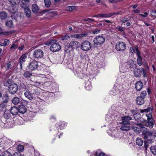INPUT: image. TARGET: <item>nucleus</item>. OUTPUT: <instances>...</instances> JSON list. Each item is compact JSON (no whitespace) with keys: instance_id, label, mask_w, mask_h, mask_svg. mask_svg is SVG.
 I'll use <instances>...</instances> for the list:
<instances>
[{"instance_id":"2eb2a0df","label":"nucleus","mask_w":156,"mask_h":156,"mask_svg":"<svg viewBox=\"0 0 156 156\" xmlns=\"http://www.w3.org/2000/svg\"><path fill=\"white\" fill-rule=\"evenodd\" d=\"M132 119L131 117L130 116H125L122 117V123L127 124H130V122L129 121Z\"/></svg>"},{"instance_id":"864d4df0","label":"nucleus","mask_w":156,"mask_h":156,"mask_svg":"<svg viewBox=\"0 0 156 156\" xmlns=\"http://www.w3.org/2000/svg\"><path fill=\"white\" fill-rule=\"evenodd\" d=\"M10 43L9 41V40L6 39L5 40L4 43V45L5 46L8 45Z\"/></svg>"},{"instance_id":"423d86ee","label":"nucleus","mask_w":156,"mask_h":156,"mask_svg":"<svg viewBox=\"0 0 156 156\" xmlns=\"http://www.w3.org/2000/svg\"><path fill=\"white\" fill-rule=\"evenodd\" d=\"M52 44L50 47V50L53 52H56L59 51L61 48V46L58 43H56V41L54 40L51 41Z\"/></svg>"},{"instance_id":"f03ea898","label":"nucleus","mask_w":156,"mask_h":156,"mask_svg":"<svg viewBox=\"0 0 156 156\" xmlns=\"http://www.w3.org/2000/svg\"><path fill=\"white\" fill-rule=\"evenodd\" d=\"M152 110L151 108H148L147 109H140V112H146V115L147 117L148 122L146 125V126L150 128H153L154 125V120L152 115Z\"/></svg>"},{"instance_id":"c756f323","label":"nucleus","mask_w":156,"mask_h":156,"mask_svg":"<svg viewBox=\"0 0 156 156\" xmlns=\"http://www.w3.org/2000/svg\"><path fill=\"white\" fill-rule=\"evenodd\" d=\"M23 75L25 78H27L31 77L32 75V74L29 71H27L24 73Z\"/></svg>"},{"instance_id":"e433bc0d","label":"nucleus","mask_w":156,"mask_h":156,"mask_svg":"<svg viewBox=\"0 0 156 156\" xmlns=\"http://www.w3.org/2000/svg\"><path fill=\"white\" fill-rule=\"evenodd\" d=\"M6 24L7 26L10 27H12L13 26V22L11 20L7 21L6 22Z\"/></svg>"},{"instance_id":"c03bdc74","label":"nucleus","mask_w":156,"mask_h":156,"mask_svg":"<svg viewBox=\"0 0 156 156\" xmlns=\"http://www.w3.org/2000/svg\"><path fill=\"white\" fill-rule=\"evenodd\" d=\"M120 20L123 23H125L129 20V19L126 17H122L120 19Z\"/></svg>"},{"instance_id":"7ed1b4c3","label":"nucleus","mask_w":156,"mask_h":156,"mask_svg":"<svg viewBox=\"0 0 156 156\" xmlns=\"http://www.w3.org/2000/svg\"><path fill=\"white\" fill-rule=\"evenodd\" d=\"M137 65L133 60H130L129 62L124 64L122 66L120 67V69L122 72H125L128 69V67L130 68L134 69L136 67Z\"/></svg>"},{"instance_id":"a18cd8bd","label":"nucleus","mask_w":156,"mask_h":156,"mask_svg":"<svg viewBox=\"0 0 156 156\" xmlns=\"http://www.w3.org/2000/svg\"><path fill=\"white\" fill-rule=\"evenodd\" d=\"M83 20L84 21H87L89 23H91L94 21V19L90 18L83 19Z\"/></svg>"},{"instance_id":"49530a36","label":"nucleus","mask_w":156,"mask_h":156,"mask_svg":"<svg viewBox=\"0 0 156 156\" xmlns=\"http://www.w3.org/2000/svg\"><path fill=\"white\" fill-rule=\"evenodd\" d=\"M21 2L24 5H27L30 2L29 0H20Z\"/></svg>"},{"instance_id":"f8f14e48","label":"nucleus","mask_w":156,"mask_h":156,"mask_svg":"<svg viewBox=\"0 0 156 156\" xmlns=\"http://www.w3.org/2000/svg\"><path fill=\"white\" fill-rule=\"evenodd\" d=\"M135 51L136 52V55L137 56V63L139 66H141L143 64L142 58L140 56V53L137 48H136Z\"/></svg>"},{"instance_id":"412c9836","label":"nucleus","mask_w":156,"mask_h":156,"mask_svg":"<svg viewBox=\"0 0 156 156\" xmlns=\"http://www.w3.org/2000/svg\"><path fill=\"white\" fill-rule=\"evenodd\" d=\"M32 9L33 12L35 13H38L39 11V8L36 4H34L32 6Z\"/></svg>"},{"instance_id":"58836bf2","label":"nucleus","mask_w":156,"mask_h":156,"mask_svg":"<svg viewBox=\"0 0 156 156\" xmlns=\"http://www.w3.org/2000/svg\"><path fill=\"white\" fill-rule=\"evenodd\" d=\"M152 153L154 155H156V146H152L151 147Z\"/></svg>"},{"instance_id":"338daca9","label":"nucleus","mask_w":156,"mask_h":156,"mask_svg":"<svg viewBox=\"0 0 156 156\" xmlns=\"http://www.w3.org/2000/svg\"><path fill=\"white\" fill-rule=\"evenodd\" d=\"M104 21H105L106 23H111V22L110 21H109V20H104Z\"/></svg>"},{"instance_id":"393cba45","label":"nucleus","mask_w":156,"mask_h":156,"mask_svg":"<svg viewBox=\"0 0 156 156\" xmlns=\"http://www.w3.org/2000/svg\"><path fill=\"white\" fill-rule=\"evenodd\" d=\"M144 102V99L141 97H138L136 98V103L139 105H143Z\"/></svg>"},{"instance_id":"ddd939ff","label":"nucleus","mask_w":156,"mask_h":156,"mask_svg":"<svg viewBox=\"0 0 156 156\" xmlns=\"http://www.w3.org/2000/svg\"><path fill=\"white\" fill-rule=\"evenodd\" d=\"M27 58V56L24 54L19 59V62L20 65V69H22V65L26 61V59Z\"/></svg>"},{"instance_id":"9b49d317","label":"nucleus","mask_w":156,"mask_h":156,"mask_svg":"<svg viewBox=\"0 0 156 156\" xmlns=\"http://www.w3.org/2000/svg\"><path fill=\"white\" fill-rule=\"evenodd\" d=\"M120 129L122 131H127L130 129V127L127 124L122 122L120 123Z\"/></svg>"},{"instance_id":"a19ab883","label":"nucleus","mask_w":156,"mask_h":156,"mask_svg":"<svg viewBox=\"0 0 156 156\" xmlns=\"http://www.w3.org/2000/svg\"><path fill=\"white\" fill-rule=\"evenodd\" d=\"M147 95V92L146 91H143L141 93L140 96L139 97H141V98H143L144 99Z\"/></svg>"},{"instance_id":"a211bd4d","label":"nucleus","mask_w":156,"mask_h":156,"mask_svg":"<svg viewBox=\"0 0 156 156\" xmlns=\"http://www.w3.org/2000/svg\"><path fill=\"white\" fill-rule=\"evenodd\" d=\"M11 112L9 111H5L3 115L4 117L7 119H10L11 120H13V119L11 117Z\"/></svg>"},{"instance_id":"b1692460","label":"nucleus","mask_w":156,"mask_h":156,"mask_svg":"<svg viewBox=\"0 0 156 156\" xmlns=\"http://www.w3.org/2000/svg\"><path fill=\"white\" fill-rule=\"evenodd\" d=\"M19 112L20 113L23 114L27 110V109L25 106L23 105L20 106L18 108Z\"/></svg>"},{"instance_id":"ea45409f","label":"nucleus","mask_w":156,"mask_h":156,"mask_svg":"<svg viewBox=\"0 0 156 156\" xmlns=\"http://www.w3.org/2000/svg\"><path fill=\"white\" fill-rule=\"evenodd\" d=\"M95 156H107V155L103 152L99 153L96 152L95 154Z\"/></svg>"},{"instance_id":"bb28decb","label":"nucleus","mask_w":156,"mask_h":156,"mask_svg":"<svg viewBox=\"0 0 156 156\" xmlns=\"http://www.w3.org/2000/svg\"><path fill=\"white\" fill-rule=\"evenodd\" d=\"M85 88L87 90H90L91 88V82L90 80H88L85 83Z\"/></svg>"},{"instance_id":"5fc2aeb1","label":"nucleus","mask_w":156,"mask_h":156,"mask_svg":"<svg viewBox=\"0 0 156 156\" xmlns=\"http://www.w3.org/2000/svg\"><path fill=\"white\" fill-rule=\"evenodd\" d=\"M116 29H118V30L120 31H123L124 30V28L123 27H116Z\"/></svg>"},{"instance_id":"052dcab7","label":"nucleus","mask_w":156,"mask_h":156,"mask_svg":"<svg viewBox=\"0 0 156 156\" xmlns=\"http://www.w3.org/2000/svg\"><path fill=\"white\" fill-rule=\"evenodd\" d=\"M69 48V47L68 46H66L65 47V51L66 52L68 53L69 52V50L68 51V48Z\"/></svg>"},{"instance_id":"c85d7f7f","label":"nucleus","mask_w":156,"mask_h":156,"mask_svg":"<svg viewBox=\"0 0 156 156\" xmlns=\"http://www.w3.org/2000/svg\"><path fill=\"white\" fill-rule=\"evenodd\" d=\"M136 143L139 146H141L143 144V141L141 138L138 137L136 139Z\"/></svg>"},{"instance_id":"4468645a","label":"nucleus","mask_w":156,"mask_h":156,"mask_svg":"<svg viewBox=\"0 0 156 156\" xmlns=\"http://www.w3.org/2000/svg\"><path fill=\"white\" fill-rule=\"evenodd\" d=\"M79 42L77 41H72L69 43V46L72 48H77L80 46Z\"/></svg>"},{"instance_id":"2f4dec72","label":"nucleus","mask_w":156,"mask_h":156,"mask_svg":"<svg viewBox=\"0 0 156 156\" xmlns=\"http://www.w3.org/2000/svg\"><path fill=\"white\" fill-rule=\"evenodd\" d=\"M70 38V37L67 34L63 35L61 37V39L63 41H66Z\"/></svg>"},{"instance_id":"5701e85b","label":"nucleus","mask_w":156,"mask_h":156,"mask_svg":"<svg viewBox=\"0 0 156 156\" xmlns=\"http://www.w3.org/2000/svg\"><path fill=\"white\" fill-rule=\"evenodd\" d=\"M25 96L30 100L33 99L34 97L32 94L30 93L29 91H26L24 93Z\"/></svg>"},{"instance_id":"603ef678","label":"nucleus","mask_w":156,"mask_h":156,"mask_svg":"<svg viewBox=\"0 0 156 156\" xmlns=\"http://www.w3.org/2000/svg\"><path fill=\"white\" fill-rule=\"evenodd\" d=\"M35 88V89H34V90H35L36 91L35 92H34L33 94H35L36 95H38L40 93L39 90L38 88L37 87Z\"/></svg>"},{"instance_id":"13d9d810","label":"nucleus","mask_w":156,"mask_h":156,"mask_svg":"<svg viewBox=\"0 0 156 156\" xmlns=\"http://www.w3.org/2000/svg\"><path fill=\"white\" fill-rule=\"evenodd\" d=\"M148 15V14L147 12H145L144 13V14H139V15L143 17H146Z\"/></svg>"},{"instance_id":"09e8293b","label":"nucleus","mask_w":156,"mask_h":156,"mask_svg":"<svg viewBox=\"0 0 156 156\" xmlns=\"http://www.w3.org/2000/svg\"><path fill=\"white\" fill-rule=\"evenodd\" d=\"M6 106L4 104H0V111H2L5 108Z\"/></svg>"},{"instance_id":"0e129e2a","label":"nucleus","mask_w":156,"mask_h":156,"mask_svg":"<svg viewBox=\"0 0 156 156\" xmlns=\"http://www.w3.org/2000/svg\"><path fill=\"white\" fill-rule=\"evenodd\" d=\"M49 11V9H45V10H43L42 12L43 13H46V12H48Z\"/></svg>"},{"instance_id":"69168bd1","label":"nucleus","mask_w":156,"mask_h":156,"mask_svg":"<svg viewBox=\"0 0 156 156\" xmlns=\"http://www.w3.org/2000/svg\"><path fill=\"white\" fill-rule=\"evenodd\" d=\"M11 81V80L9 79L7 80L6 83H8V84H9Z\"/></svg>"},{"instance_id":"4be33fe9","label":"nucleus","mask_w":156,"mask_h":156,"mask_svg":"<svg viewBox=\"0 0 156 156\" xmlns=\"http://www.w3.org/2000/svg\"><path fill=\"white\" fill-rule=\"evenodd\" d=\"M10 112L13 115H16L19 112L18 108L15 106L12 107L11 109Z\"/></svg>"},{"instance_id":"1a4fd4ad","label":"nucleus","mask_w":156,"mask_h":156,"mask_svg":"<svg viewBox=\"0 0 156 156\" xmlns=\"http://www.w3.org/2000/svg\"><path fill=\"white\" fill-rule=\"evenodd\" d=\"M43 56V52L40 49L35 50L33 54V56L34 58H42Z\"/></svg>"},{"instance_id":"9d476101","label":"nucleus","mask_w":156,"mask_h":156,"mask_svg":"<svg viewBox=\"0 0 156 156\" xmlns=\"http://www.w3.org/2000/svg\"><path fill=\"white\" fill-rule=\"evenodd\" d=\"M18 90V85L15 83L11 85L9 87V91L11 94H14Z\"/></svg>"},{"instance_id":"473e14b6","label":"nucleus","mask_w":156,"mask_h":156,"mask_svg":"<svg viewBox=\"0 0 156 156\" xmlns=\"http://www.w3.org/2000/svg\"><path fill=\"white\" fill-rule=\"evenodd\" d=\"M9 1L10 3L13 5L18 4L20 2V0H9Z\"/></svg>"},{"instance_id":"680f3d73","label":"nucleus","mask_w":156,"mask_h":156,"mask_svg":"<svg viewBox=\"0 0 156 156\" xmlns=\"http://www.w3.org/2000/svg\"><path fill=\"white\" fill-rule=\"evenodd\" d=\"M133 11L135 13H139L140 12V10L139 9H137L136 10H133Z\"/></svg>"},{"instance_id":"774afa93","label":"nucleus","mask_w":156,"mask_h":156,"mask_svg":"<svg viewBox=\"0 0 156 156\" xmlns=\"http://www.w3.org/2000/svg\"><path fill=\"white\" fill-rule=\"evenodd\" d=\"M23 48V46H22L21 47H19V49L20 50H22Z\"/></svg>"},{"instance_id":"f3484780","label":"nucleus","mask_w":156,"mask_h":156,"mask_svg":"<svg viewBox=\"0 0 156 156\" xmlns=\"http://www.w3.org/2000/svg\"><path fill=\"white\" fill-rule=\"evenodd\" d=\"M143 83L140 81H138L136 82L135 85V87L137 91L141 90L143 87Z\"/></svg>"},{"instance_id":"e2e57ef3","label":"nucleus","mask_w":156,"mask_h":156,"mask_svg":"<svg viewBox=\"0 0 156 156\" xmlns=\"http://www.w3.org/2000/svg\"><path fill=\"white\" fill-rule=\"evenodd\" d=\"M130 49L131 53H133L135 52V51L133 47H130Z\"/></svg>"},{"instance_id":"dca6fc26","label":"nucleus","mask_w":156,"mask_h":156,"mask_svg":"<svg viewBox=\"0 0 156 156\" xmlns=\"http://www.w3.org/2000/svg\"><path fill=\"white\" fill-rule=\"evenodd\" d=\"M144 71L143 68H140V69H135L134 71L135 76L136 77H140L142 74V71Z\"/></svg>"},{"instance_id":"f704fd0d","label":"nucleus","mask_w":156,"mask_h":156,"mask_svg":"<svg viewBox=\"0 0 156 156\" xmlns=\"http://www.w3.org/2000/svg\"><path fill=\"white\" fill-rule=\"evenodd\" d=\"M66 10L68 11H72L76 9V7L73 6H69L66 7Z\"/></svg>"},{"instance_id":"4c0bfd02","label":"nucleus","mask_w":156,"mask_h":156,"mask_svg":"<svg viewBox=\"0 0 156 156\" xmlns=\"http://www.w3.org/2000/svg\"><path fill=\"white\" fill-rule=\"evenodd\" d=\"M24 150V147L21 145H19L17 147V150L18 151H22Z\"/></svg>"},{"instance_id":"39448f33","label":"nucleus","mask_w":156,"mask_h":156,"mask_svg":"<svg viewBox=\"0 0 156 156\" xmlns=\"http://www.w3.org/2000/svg\"><path fill=\"white\" fill-rule=\"evenodd\" d=\"M91 47V44L89 41H85L81 42L80 48L83 51H87L90 49Z\"/></svg>"},{"instance_id":"20e7f679","label":"nucleus","mask_w":156,"mask_h":156,"mask_svg":"<svg viewBox=\"0 0 156 156\" xmlns=\"http://www.w3.org/2000/svg\"><path fill=\"white\" fill-rule=\"evenodd\" d=\"M115 48L117 51H122L126 48V45L124 42L119 41L117 42L115 46Z\"/></svg>"},{"instance_id":"c9c22d12","label":"nucleus","mask_w":156,"mask_h":156,"mask_svg":"<svg viewBox=\"0 0 156 156\" xmlns=\"http://www.w3.org/2000/svg\"><path fill=\"white\" fill-rule=\"evenodd\" d=\"M45 5L47 7H49L51 5V2L50 0H44Z\"/></svg>"},{"instance_id":"de8ad7c7","label":"nucleus","mask_w":156,"mask_h":156,"mask_svg":"<svg viewBox=\"0 0 156 156\" xmlns=\"http://www.w3.org/2000/svg\"><path fill=\"white\" fill-rule=\"evenodd\" d=\"M5 142L6 144L7 145H9L11 144L12 141L10 139H7L5 140Z\"/></svg>"},{"instance_id":"3c124183","label":"nucleus","mask_w":156,"mask_h":156,"mask_svg":"<svg viewBox=\"0 0 156 156\" xmlns=\"http://www.w3.org/2000/svg\"><path fill=\"white\" fill-rule=\"evenodd\" d=\"M2 156H12V155L8 152L5 151L3 153Z\"/></svg>"},{"instance_id":"6e6d98bb","label":"nucleus","mask_w":156,"mask_h":156,"mask_svg":"<svg viewBox=\"0 0 156 156\" xmlns=\"http://www.w3.org/2000/svg\"><path fill=\"white\" fill-rule=\"evenodd\" d=\"M11 62H9L7 64V69H9L11 68Z\"/></svg>"},{"instance_id":"4d7b16f0","label":"nucleus","mask_w":156,"mask_h":156,"mask_svg":"<svg viewBox=\"0 0 156 156\" xmlns=\"http://www.w3.org/2000/svg\"><path fill=\"white\" fill-rule=\"evenodd\" d=\"M100 30H95L93 31V33L94 34H97L100 33Z\"/></svg>"},{"instance_id":"8fccbe9b","label":"nucleus","mask_w":156,"mask_h":156,"mask_svg":"<svg viewBox=\"0 0 156 156\" xmlns=\"http://www.w3.org/2000/svg\"><path fill=\"white\" fill-rule=\"evenodd\" d=\"M82 39L87 37L88 35V33L87 32H84L83 33L81 34Z\"/></svg>"},{"instance_id":"79ce46f5","label":"nucleus","mask_w":156,"mask_h":156,"mask_svg":"<svg viewBox=\"0 0 156 156\" xmlns=\"http://www.w3.org/2000/svg\"><path fill=\"white\" fill-rule=\"evenodd\" d=\"M151 16L154 18H156V11L154 10H152L151 12Z\"/></svg>"},{"instance_id":"f257e3e1","label":"nucleus","mask_w":156,"mask_h":156,"mask_svg":"<svg viewBox=\"0 0 156 156\" xmlns=\"http://www.w3.org/2000/svg\"><path fill=\"white\" fill-rule=\"evenodd\" d=\"M136 125L140 127V130L142 132V135L146 142L148 143H151L153 140L152 138L153 137V132L147 131V129L143 127L140 123L136 124Z\"/></svg>"},{"instance_id":"cd10ccee","label":"nucleus","mask_w":156,"mask_h":156,"mask_svg":"<svg viewBox=\"0 0 156 156\" xmlns=\"http://www.w3.org/2000/svg\"><path fill=\"white\" fill-rule=\"evenodd\" d=\"M7 16V14L4 11L0 12V19L2 20H5Z\"/></svg>"},{"instance_id":"a878e982","label":"nucleus","mask_w":156,"mask_h":156,"mask_svg":"<svg viewBox=\"0 0 156 156\" xmlns=\"http://www.w3.org/2000/svg\"><path fill=\"white\" fill-rule=\"evenodd\" d=\"M18 40H16L12 42L10 47L11 49H15L18 48Z\"/></svg>"},{"instance_id":"6ab92c4d","label":"nucleus","mask_w":156,"mask_h":156,"mask_svg":"<svg viewBox=\"0 0 156 156\" xmlns=\"http://www.w3.org/2000/svg\"><path fill=\"white\" fill-rule=\"evenodd\" d=\"M115 14L114 13L101 14H100L99 17L103 18H107L110 17Z\"/></svg>"},{"instance_id":"bf43d9fd","label":"nucleus","mask_w":156,"mask_h":156,"mask_svg":"<svg viewBox=\"0 0 156 156\" xmlns=\"http://www.w3.org/2000/svg\"><path fill=\"white\" fill-rule=\"evenodd\" d=\"M143 73V76L144 77H145L147 76V75L145 72V71L144 69V71H142V73Z\"/></svg>"},{"instance_id":"72a5a7b5","label":"nucleus","mask_w":156,"mask_h":156,"mask_svg":"<svg viewBox=\"0 0 156 156\" xmlns=\"http://www.w3.org/2000/svg\"><path fill=\"white\" fill-rule=\"evenodd\" d=\"M9 99V98L8 97V95L7 94H5V95L2 97V100L3 102L4 103H7Z\"/></svg>"},{"instance_id":"aec40b11","label":"nucleus","mask_w":156,"mask_h":156,"mask_svg":"<svg viewBox=\"0 0 156 156\" xmlns=\"http://www.w3.org/2000/svg\"><path fill=\"white\" fill-rule=\"evenodd\" d=\"M24 11L25 15L28 17H30L31 15V11L30 9L28 7H25L24 9Z\"/></svg>"},{"instance_id":"0eeeda50","label":"nucleus","mask_w":156,"mask_h":156,"mask_svg":"<svg viewBox=\"0 0 156 156\" xmlns=\"http://www.w3.org/2000/svg\"><path fill=\"white\" fill-rule=\"evenodd\" d=\"M105 40V37L101 35L96 37L94 39L93 42L94 44L101 45L104 43Z\"/></svg>"},{"instance_id":"7c9ffc66","label":"nucleus","mask_w":156,"mask_h":156,"mask_svg":"<svg viewBox=\"0 0 156 156\" xmlns=\"http://www.w3.org/2000/svg\"><path fill=\"white\" fill-rule=\"evenodd\" d=\"M20 101V99L17 97H15L13 98L12 100V103L15 105L18 104Z\"/></svg>"},{"instance_id":"37998d69","label":"nucleus","mask_w":156,"mask_h":156,"mask_svg":"<svg viewBox=\"0 0 156 156\" xmlns=\"http://www.w3.org/2000/svg\"><path fill=\"white\" fill-rule=\"evenodd\" d=\"M73 37L75 38H77L78 39H82L81 34H75L73 36Z\"/></svg>"},{"instance_id":"6e6552de","label":"nucleus","mask_w":156,"mask_h":156,"mask_svg":"<svg viewBox=\"0 0 156 156\" xmlns=\"http://www.w3.org/2000/svg\"><path fill=\"white\" fill-rule=\"evenodd\" d=\"M38 66L37 62L33 60L30 62L28 66V68L30 70H34L37 69Z\"/></svg>"}]
</instances>
